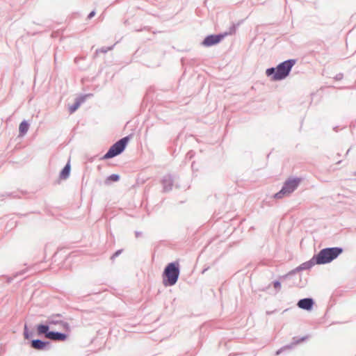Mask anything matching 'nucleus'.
Here are the masks:
<instances>
[{"instance_id": "11", "label": "nucleus", "mask_w": 356, "mask_h": 356, "mask_svg": "<svg viewBox=\"0 0 356 356\" xmlns=\"http://www.w3.org/2000/svg\"><path fill=\"white\" fill-rule=\"evenodd\" d=\"M29 124L25 122V121H23L20 124H19V134L21 136H24L25 135L28 130H29Z\"/></svg>"}, {"instance_id": "9", "label": "nucleus", "mask_w": 356, "mask_h": 356, "mask_svg": "<svg viewBox=\"0 0 356 356\" xmlns=\"http://www.w3.org/2000/svg\"><path fill=\"white\" fill-rule=\"evenodd\" d=\"M70 161L66 164L65 168L62 170V171L60 173V178L62 179H66L69 176L70 173Z\"/></svg>"}, {"instance_id": "12", "label": "nucleus", "mask_w": 356, "mask_h": 356, "mask_svg": "<svg viewBox=\"0 0 356 356\" xmlns=\"http://www.w3.org/2000/svg\"><path fill=\"white\" fill-rule=\"evenodd\" d=\"M49 325H56V324H59V325H60V327H61L64 330L69 331V330H70L69 325H68L67 323H65V322H63V321H58L50 320V321H49Z\"/></svg>"}, {"instance_id": "10", "label": "nucleus", "mask_w": 356, "mask_h": 356, "mask_svg": "<svg viewBox=\"0 0 356 356\" xmlns=\"http://www.w3.org/2000/svg\"><path fill=\"white\" fill-rule=\"evenodd\" d=\"M47 343L41 340L36 339L33 340L31 342V346L38 350H42L44 349L46 346Z\"/></svg>"}, {"instance_id": "1", "label": "nucleus", "mask_w": 356, "mask_h": 356, "mask_svg": "<svg viewBox=\"0 0 356 356\" xmlns=\"http://www.w3.org/2000/svg\"><path fill=\"white\" fill-rule=\"evenodd\" d=\"M295 63V60H286L278 65L276 68L272 67L267 69L266 74L268 76H272L271 80L273 81L282 80L289 75Z\"/></svg>"}, {"instance_id": "13", "label": "nucleus", "mask_w": 356, "mask_h": 356, "mask_svg": "<svg viewBox=\"0 0 356 356\" xmlns=\"http://www.w3.org/2000/svg\"><path fill=\"white\" fill-rule=\"evenodd\" d=\"M49 330V326L48 325H39L38 326V334H45V337H47V333H48Z\"/></svg>"}, {"instance_id": "2", "label": "nucleus", "mask_w": 356, "mask_h": 356, "mask_svg": "<svg viewBox=\"0 0 356 356\" xmlns=\"http://www.w3.org/2000/svg\"><path fill=\"white\" fill-rule=\"evenodd\" d=\"M179 275V266L177 262L170 263L165 267L163 274V284L165 286H173L177 282Z\"/></svg>"}, {"instance_id": "3", "label": "nucleus", "mask_w": 356, "mask_h": 356, "mask_svg": "<svg viewBox=\"0 0 356 356\" xmlns=\"http://www.w3.org/2000/svg\"><path fill=\"white\" fill-rule=\"evenodd\" d=\"M343 250L340 248H330L321 250L316 256V263L317 264H325L331 262L336 259Z\"/></svg>"}, {"instance_id": "16", "label": "nucleus", "mask_w": 356, "mask_h": 356, "mask_svg": "<svg viewBox=\"0 0 356 356\" xmlns=\"http://www.w3.org/2000/svg\"><path fill=\"white\" fill-rule=\"evenodd\" d=\"M95 11H92V12L88 15V19L92 18L93 16H95Z\"/></svg>"}, {"instance_id": "6", "label": "nucleus", "mask_w": 356, "mask_h": 356, "mask_svg": "<svg viewBox=\"0 0 356 356\" xmlns=\"http://www.w3.org/2000/svg\"><path fill=\"white\" fill-rule=\"evenodd\" d=\"M222 38V35H211L204 40L202 44L207 47L212 46L218 44Z\"/></svg>"}, {"instance_id": "14", "label": "nucleus", "mask_w": 356, "mask_h": 356, "mask_svg": "<svg viewBox=\"0 0 356 356\" xmlns=\"http://www.w3.org/2000/svg\"><path fill=\"white\" fill-rule=\"evenodd\" d=\"M81 101L79 100V101H77V102L74 104V105H73L72 106H71V107L70 108V113H73V112H74V111H76V110L79 107V106H80V104H81Z\"/></svg>"}, {"instance_id": "15", "label": "nucleus", "mask_w": 356, "mask_h": 356, "mask_svg": "<svg viewBox=\"0 0 356 356\" xmlns=\"http://www.w3.org/2000/svg\"><path fill=\"white\" fill-rule=\"evenodd\" d=\"M120 179V177L119 175H111L109 177H108V179L113 181H118Z\"/></svg>"}, {"instance_id": "4", "label": "nucleus", "mask_w": 356, "mask_h": 356, "mask_svg": "<svg viewBox=\"0 0 356 356\" xmlns=\"http://www.w3.org/2000/svg\"><path fill=\"white\" fill-rule=\"evenodd\" d=\"M300 179H289L285 183L282 190L275 195V197L277 199L282 198L291 194L300 184Z\"/></svg>"}, {"instance_id": "7", "label": "nucleus", "mask_w": 356, "mask_h": 356, "mask_svg": "<svg viewBox=\"0 0 356 356\" xmlns=\"http://www.w3.org/2000/svg\"><path fill=\"white\" fill-rule=\"evenodd\" d=\"M47 338L53 341H64L67 339V335L59 332H49L47 333Z\"/></svg>"}, {"instance_id": "17", "label": "nucleus", "mask_w": 356, "mask_h": 356, "mask_svg": "<svg viewBox=\"0 0 356 356\" xmlns=\"http://www.w3.org/2000/svg\"><path fill=\"white\" fill-rule=\"evenodd\" d=\"M280 286V284L279 282L275 283V287H279Z\"/></svg>"}, {"instance_id": "5", "label": "nucleus", "mask_w": 356, "mask_h": 356, "mask_svg": "<svg viewBox=\"0 0 356 356\" xmlns=\"http://www.w3.org/2000/svg\"><path fill=\"white\" fill-rule=\"evenodd\" d=\"M128 140L129 138L127 137H124L115 143L110 147L107 153L104 156V159H111L120 154L124 149Z\"/></svg>"}, {"instance_id": "8", "label": "nucleus", "mask_w": 356, "mask_h": 356, "mask_svg": "<svg viewBox=\"0 0 356 356\" xmlns=\"http://www.w3.org/2000/svg\"><path fill=\"white\" fill-rule=\"evenodd\" d=\"M314 305V301L311 298H304L298 301V306L303 309L310 310Z\"/></svg>"}]
</instances>
